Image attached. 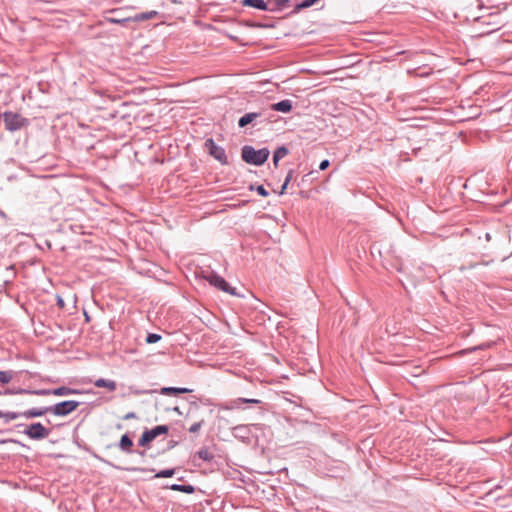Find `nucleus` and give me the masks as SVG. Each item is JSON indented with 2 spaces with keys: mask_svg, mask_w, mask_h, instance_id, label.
Returning a JSON list of instances; mask_svg holds the SVG:
<instances>
[{
  "mask_svg": "<svg viewBox=\"0 0 512 512\" xmlns=\"http://www.w3.org/2000/svg\"><path fill=\"white\" fill-rule=\"evenodd\" d=\"M291 178H292V173L290 172V173L287 175V177H286V179H285V181H284V184H289V182H290Z\"/></svg>",
  "mask_w": 512,
  "mask_h": 512,
  "instance_id": "2f4dec72",
  "label": "nucleus"
},
{
  "mask_svg": "<svg viewBox=\"0 0 512 512\" xmlns=\"http://www.w3.org/2000/svg\"><path fill=\"white\" fill-rule=\"evenodd\" d=\"M269 157V150L266 148L255 150L251 146H244L242 148V158L245 162L262 165Z\"/></svg>",
  "mask_w": 512,
  "mask_h": 512,
  "instance_id": "f257e3e1",
  "label": "nucleus"
},
{
  "mask_svg": "<svg viewBox=\"0 0 512 512\" xmlns=\"http://www.w3.org/2000/svg\"><path fill=\"white\" fill-rule=\"evenodd\" d=\"M36 393H37V394H40V395H47V394H49V392H48V391H45V390L38 391V392H36Z\"/></svg>",
  "mask_w": 512,
  "mask_h": 512,
  "instance_id": "f704fd0d",
  "label": "nucleus"
},
{
  "mask_svg": "<svg viewBox=\"0 0 512 512\" xmlns=\"http://www.w3.org/2000/svg\"><path fill=\"white\" fill-rule=\"evenodd\" d=\"M94 385L98 388H106L109 391H114L117 388L115 381L107 379H98L94 382Z\"/></svg>",
  "mask_w": 512,
  "mask_h": 512,
  "instance_id": "f8f14e48",
  "label": "nucleus"
},
{
  "mask_svg": "<svg viewBox=\"0 0 512 512\" xmlns=\"http://www.w3.org/2000/svg\"><path fill=\"white\" fill-rule=\"evenodd\" d=\"M52 393L57 396L67 395L70 393V389L66 387H59L54 389Z\"/></svg>",
  "mask_w": 512,
  "mask_h": 512,
  "instance_id": "5701e85b",
  "label": "nucleus"
},
{
  "mask_svg": "<svg viewBox=\"0 0 512 512\" xmlns=\"http://www.w3.org/2000/svg\"><path fill=\"white\" fill-rule=\"evenodd\" d=\"M203 423H204V420H203V419H201V420H199L198 422L194 423V424H193V425H191V427L189 428V432L194 433V434H195V433H197V432L201 429V427H202Z\"/></svg>",
  "mask_w": 512,
  "mask_h": 512,
  "instance_id": "412c9836",
  "label": "nucleus"
},
{
  "mask_svg": "<svg viewBox=\"0 0 512 512\" xmlns=\"http://www.w3.org/2000/svg\"><path fill=\"white\" fill-rule=\"evenodd\" d=\"M5 128L8 131H17L28 125V120L15 112H4L1 115Z\"/></svg>",
  "mask_w": 512,
  "mask_h": 512,
  "instance_id": "f03ea898",
  "label": "nucleus"
},
{
  "mask_svg": "<svg viewBox=\"0 0 512 512\" xmlns=\"http://www.w3.org/2000/svg\"><path fill=\"white\" fill-rule=\"evenodd\" d=\"M107 21L110 22V23H114V24H121V23L129 22L130 21V17H127V18H112V17H109V18H107Z\"/></svg>",
  "mask_w": 512,
  "mask_h": 512,
  "instance_id": "b1692460",
  "label": "nucleus"
},
{
  "mask_svg": "<svg viewBox=\"0 0 512 512\" xmlns=\"http://www.w3.org/2000/svg\"><path fill=\"white\" fill-rule=\"evenodd\" d=\"M58 305L62 308L64 307V301L61 298H58Z\"/></svg>",
  "mask_w": 512,
  "mask_h": 512,
  "instance_id": "72a5a7b5",
  "label": "nucleus"
},
{
  "mask_svg": "<svg viewBox=\"0 0 512 512\" xmlns=\"http://www.w3.org/2000/svg\"><path fill=\"white\" fill-rule=\"evenodd\" d=\"M13 379V373L11 371H0V382L7 384Z\"/></svg>",
  "mask_w": 512,
  "mask_h": 512,
  "instance_id": "a211bd4d",
  "label": "nucleus"
},
{
  "mask_svg": "<svg viewBox=\"0 0 512 512\" xmlns=\"http://www.w3.org/2000/svg\"><path fill=\"white\" fill-rule=\"evenodd\" d=\"M133 446V442L132 440L127 436V435H123L120 439V447L123 449V450H130V448Z\"/></svg>",
  "mask_w": 512,
  "mask_h": 512,
  "instance_id": "f3484780",
  "label": "nucleus"
},
{
  "mask_svg": "<svg viewBox=\"0 0 512 512\" xmlns=\"http://www.w3.org/2000/svg\"><path fill=\"white\" fill-rule=\"evenodd\" d=\"M380 255L382 256L385 265L389 264L398 271L402 270L400 260L397 257H394L393 252L390 249L385 251V255H382L381 252Z\"/></svg>",
  "mask_w": 512,
  "mask_h": 512,
  "instance_id": "6e6552de",
  "label": "nucleus"
},
{
  "mask_svg": "<svg viewBox=\"0 0 512 512\" xmlns=\"http://www.w3.org/2000/svg\"><path fill=\"white\" fill-rule=\"evenodd\" d=\"M134 417V414L133 413H129L125 416V419H130V418H133Z\"/></svg>",
  "mask_w": 512,
  "mask_h": 512,
  "instance_id": "c9c22d12",
  "label": "nucleus"
},
{
  "mask_svg": "<svg viewBox=\"0 0 512 512\" xmlns=\"http://www.w3.org/2000/svg\"><path fill=\"white\" fill-rule=\"evenodd\" d=\"M272 110L288 113L292 110V103L290 100H282L278 103L272 104Z\"/></svg>",
  "mask_w": 512,
  "mask_h": 512,
  "instance_id": "9b49d317",
  "label": "nucleus"
},
{
  "mask_svg": "<svg viewBox=\"0 0 512 512\" xmlns=\"http://www.w3.org/2000/svg\"><path fill=\"white\" fill-rule=\"evenodd\" d=\"M288 184H283L282 187H281V190H280V194H284L286 188H287Z\"/></svg>",
  "mask_w": 512,
  "mask_h": 512,
  "instance_id": "473e14b6",
  "label": "nucleus"
},
{
  "mask_svg": "<svg viewBox=\"0 0 512 512\" xmlns=\"http://www.w3.org/2000/svg\"><path fill=\"white\" fill-rule=\"evenodd\" d=\"M243 5L257 8L260 10H267V4L264 0H243Z\"/></svg>",
  "mask_w": 512,
  "mask_h": 512,
  "instance_id": "ddd939ff",
  "label": "nucleus"
},
{
  "mask_svg": "<svg viewBox=\"0 0 512 512\" xmlns=\"http://www.w3.org/2000/svg\"><path fill=\"white\" fill-rule=\"evenodd\" d=\"M160 339H161V336H160V335L150 333V334H148V336H147V338H146V342H147L148 344H153V343L158 342Z\"/></svg>",
  "mask_w": 512,
  "mask_h": 512,
  "instance_id": "4be33fe9",
  "label": "nucleus"
},
{
  "mask_svg": "<svg viewBox=\"0 0 512 512\" xmlns=\"http://www.w3.org/2000/svg\"><path fill=\"white\" fill-rule=\"evenodd\" d=\"M256 190L263 197H266L268 195L267 190L262 185L258 186Z\"/></svg>",
  "mask_w": 512,
  "mask_h": 512,
  "instance_id": "cd10ccee",
  "label": "nucleus"
},
{
  "mask_svg": "<svg viewBox=\"0 0 512 512\" xmlns=\"http://www.w3.org/2000/svg\"><path fill=\"white\" fill-rule=\"evenodd\" d=\"M47 412H50V408H33V409L23 412L21 414V416L28 419V418L43 416Z\"/></svg>",
  "mask_w": 512,
  "mask_h": 512,
  "instance_id": "9d476101",
  "label": "nucleus"
},
{
  "mask_svg": "<svg viewBox=\"0 0 512 512\" xmlns=\"http://www.w3.org/2000/svg\"><path fill=\"white\" fill-rule=\"evenodd\" d=\"M206 279L208 280V282L211 285L215 286L216 288H218L226 293H229L231 295L236 294L235 290L233 288H231L230 285L221 276L212 274V275L206 277Z\"/></svg>",
  "mask_w": 512,
  "mask_h": 512,
  "instance_id": "0eeeda50",
  "label": "nucleus"
},
{
  "mask_svg": "<svg viewBox=\"0 0 512 512\" xmlns=\"http://www.w3.org/2000/svg\"><path fill=\"white\" fill-rule=\"evenodd\" d=\"M79 406V402L74 400L63 401L57 403L54 407H50V412L57 416H65L73 412Z\"/></svg>",
  "mask_w": 512,
  "mask_h": 512,
  "instance_id": "20e7f679",
  "label": "nucleus"
},
{
  "mask_svg": "<svg viewBox=\"0 0 512 512\" xmlns=\"http://www.w3.org/2000/svg\"><path fill=\"white\" fill-rule=\"evenodd\" d=\"M258 116V113H247L239 119L238 124L240 127H245L246 125L254 121Z\"/></svg>",
  "mask_w": 512,
  "mask_h": 512,
  "instance_id": "4468645a",
  "label": "nucleus"
},
{
  "mask_svg": "<svg viewBox=\"0 0 512 512\" xmlns=\"http://www.w3.org/2000/svg\"><path fill=\"white\" fill-rule=\"evenodd\" d=\"M198 456L203 459V460H210L211 459V455L209 453V451L207 449H203V450H200L198 452Z\"/></svg>",
  "mask_w": 512,
  "mask_h": 512,
  "instance_id": "a878e982",
  "label": "nucleus"
},
{
  "mask_svg": "<svg viewBox=\"0 0 512 512\" xmlns=\"http://www.w3.org/2000/svg\"><path fill=\"white\" fill-rule=\"evenodd\" d=\"M3 417V413L0 411V418Z\"/></svg>",
  "mask_w": 512,
  "mask_h": 512,
  "instance_id": "4c0bfd02",
  "label": "nucleus"
},
{
  "mask_svg": "<svg viewBox=\"0 0 512 512\" xmlns=\"http://www.w3.org/2000/svg\"><path fill=\"white\" fill-rule=\"evenodd\" d=\"M171 489L174 491H181V492H185V493H189V494L194 492V487L191 485L174 484L171 486Z\"/></svg>",
  "mask_w": 512,
  "mask_h": 512,
  "instance_id": "dca6fc26",
  "label": "nucleus"
},
{
  "mask_svg": "<svg viewBox=\"0 0 512 512\" xmlns=\"http://www.w3.org/2000/svg\"><path fill=\"white\" fill-rule=\"evenodd\" d=\"M205 148L208 151V153L214 157L217 161H219L222 164L227 163V155L225 153V150L218 146L213 139H207L205 141Z\"/></svg>",
  "mask_w": 512,
  "mask_h": 512,
  "instance_id": "7ed1b4c3",
  "label": "nucleus"
},
{
  "mask_svg": "<svg viewBox=\"0 0 512 512\" xmlns=\"http://www.w3.org/2000/svg\"><path fill=\"white\" fill-rule=\"evenodd\" d=\"M239 400L244 403H258L259 402L258 400H255V399H239Z\"/></svg>",
  "mask_w": 512,
  "mask_h": 512,
  "instance_id": "7c9ffc66",
  "label": "nucleus"
},
{
  "mask_svg": "<svg viewBox=\"0 0 512 512\" xmlns=\"http://www.w3.org/2000/svg\"><path fill=\"white\" fill-rule=\"evenodd\" d=\"M329 165H330V163H329V161H328V160H323V161L320 163L319 168H320L321 170H325V169H327V168L329 167Z\"/></svg>",
  "mask_w": 512,
  "mask_h": 512,
  "instance_id": "c756f323",
  "label": "nucleus"
},
{
  "mask_svg": "<svg viewBox=\"0 0 512 512\" xmlns=\"http://www.w3.org/2000/svg\"><path fill=\"white\" fill-rule=\"evenodd\" d=\"M319 0H304L297 7L300 9L308 8L317 3Z\"/></svg>",
  "mask_w": 512,
  "mask_h": 512,
  "instance_id": "393cba45",
  "label": "nucleus"
},
{
  "mask_svg": "<svg viewBox=\"0 0 512 512\" xmlns=\"http://www.w3.org/2000/svg\"><path fill=\"white\" fill-rule=\"evenodd\" d=\"M288 154V149L285 147L278 148L273 155V162L275 165L278 164V161L284 158Z\"/></svg>",
  "mask_w": 512,
  "mask_h": 512,
  "instance_id": "2eb2a0df",
  "label": "nucleus"
},
{
  "mask_svg": "<svg viewBox=\"0 0 512 512\" xmlns=\"http://www.w3.org/2000/svg\"><path fill=\"white\" fill-rule=\"evenodd\" d=\"M167 433H168V427L166 425L156 426L153 429L145 431L142 434V436L139 440V444L141 446H146L150 442H152L157 436H159L161 434H167Z\"/></svg>",
  "mask_w": 512,
  "mask_h": 512,
  "instance_id": "39448f33",
  "label": "nucleus"
},
{
  "mask_svg": "<svg viewBox=\"0 0 512 512\" xmlns=\"http://www.w3.org/2000/svg\"><path fill=\"white\" fill-rule=\"evenodd\" d=\"M277 1H278L279 5H284L287 2V0H277Z\"/></svg>",
  "mask_w": 512,
  "mask_h": 512,
  "instance_id": "e433bc0d",
  "label": "nucleus"
},
{
  "mask_svg": "<svg viewBox=\"0 0 512 512\" xmlns=\"http://www.w3.org/2000/svg\"><path fill=\"white\" fill-rule=\"evenodd\" d=\"M24 433L31 439H44L49 436L50 430L45 428L41 423H33L29 425Z\"/></svg>",
  "mask_w": 512,
  "mask_h": 512,
  "instance_id": "423d86ee",
  "label": "nucleus"
},
{
  "mask_svg": "<svg viewBox=\"0 0 512 512\" xmlns=\"http://www.w3.org/2000/svg\"><path fill=\"white\" fill-rule=\"evenodd\" d=\"M488 25H490L491 27L488 28L485 33H491L493 31H496L499 29V22H487Z\"/></svg>",
  "mask_w": 512,
  "mask_h": 512,
  "instance_id": "bb28decb",
  "label": "nucleus"
},
{
  "mask_svg": "<svg viewBox=\"0 0 512 512\" xmlns=\"http://www.w3.org/2000/svg\"><path fill=\"white\" fill-rule=\"evenodd\" d=\"M157 14H158V12L155 10L139 13L133 17H130V21L141 22V21L151 20V19L155 18L157 16Z\"/></svg>",
  "mask_w": 512,
  "mask_h": 512,
  "instance_id": "1a4fd4ad",
  "label": "nucleus"
},
{
  "mask_svg": "<svg viewBox=\"0 0 512 512\" xmlns=\"http://www.w3.org/2000/svg\"><path fill=\"white\" fill-rule=\"evenodd\" d=\"M188 389L186 388H173L167 387L162 389V394H177V393H186Z\"/></svg>",
  "mask_w": 512,
  "mask_h": 512,
  "instance_id": "6ab92c4d",
  "label": "nucleus"
},
{
  "mask_svg": "<svg viewBox=\"0 0 512 512\" xmlns=\"http://www.w3.org/2000/svg\"><path fill=\"white\" fill-rule=\"evenodd\" d=\"M19 415L17 413H6L4 414L3 413V417H6L7 419H10V420H14L18 417Z\"/></svg>",
  "mask_w": 512,
  "mask_h": 512,
  "instance_id": "c85d7f7f",
  "label": "nucleus"
},
{
  "mask_svg": "<svg viewBox=\"0 0 512 512\" xmlns=\"http://www.w3.org/2000/svg\"><path fill=\"white\" fill-rule=\"evenodd\" d=\"M173 475H174L173 469H166V470H162L159 473H157L155 475V477L156 478H168V477H172Z\"/></svg>",
  "mask_w": 512,
  "mask_h": 512,
  "instance_id": "aec40b11",
  "label": "nucleus"
}]
</instances>
